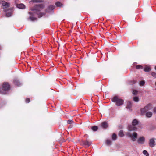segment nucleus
Here are the masks:
<instances>
[{
    "instance_id": "1",
    "label": "nucleus",
    "mask_w": 156,
    "mask_h": 156,
    "mask_svg": "<svg viewBox=\"0 0 156 156\" xmlns=\"http://www.w3.org/2000/svg\"><path fill=\"white\" fill-rule=\"evenodd\" d=\"M35 6L34 8L31 9L32 12H30L29 13L30 15H34L35 14L38 15V17H41L45 14L44 13L40 12L44 7V5L43 4H35Z\"/></svg>"
},
{
    "instance_id": "2",
    "label": "nucleus",
    "mask_w": 156,
    "mask_h": 156,
    "mask_svg": "<svg viewBox=\"0 0 156 156\" xmlns=\"http://www.w3.org/2000/svg\"><path fill=\"white\" fill-rule=\"evenodd\" d=\"M1 3L2 4V8L4 9V11L6 12L7 16L9 17L11 16L12 14V9H10L8 12V10L9 9V3H8L5 1H2V0H0V4Z\"/></svg>"
},
{
    "instance_id": "3",
    "label": "nucleus",
    "mask_w": 156,
    "mask_h": 156,
    "mask_svg": "<svg viewBox=\"0 0 156 156\" xmlns=\"http://www.w3.org/2000/svg\"><path fill=\"white\" fill-rule=\"evenodd\" d=\"M112 100L113 102H116V105L118 106H120L123 103V101L122 99L118 98L116 96L112 98Z\"/></svg>"
},
{
    "instance_id": "4",
    "label": "nucleus",
    "mask_w": 156,
    "mask_h": 156,
    "mask_svg": "<svg viewBox=\"0 0 156 156\" xmlns=\"http://www.w3.org/2000/svg\"><path fill=\"white\" fill-rule=\"evenodd\" d=\"M138 123V121L135 119L132 122V125H130L129 126V131L135 130L137 129L134 126L136 125Z\"/></svg>"
},
{
    "instance_id": "5",
    "label": "nucleus",
    "mask_w": 156,
    "mask_h": 156,
    "mask_svg": "<svg viewBox=\"0 0 156 156\" xmlns=\"http://www.w3.org/2000/svg\"><path fill=\"white\" fill-rule=\"evenodd\" d=\"M10 88L9 85L7 83H4L2 86V90L3 91V93H5L6 91L9 90Z\"/></svg>"
},
{
    "instance_id": "6",
    "label": "nucleus",
    "mask_w": 156,
    "mask_h": 156,
    "mask_svg": "<svg viewBox=\"0 0 156 156\" xmlns=\"http://www.w3.org/2000/svg\"><path fill=\"white\" fill-rule=\"evenodd\" d=\"M152 108V105L151 104H148L145 106L144 108L141 109V111L142 114L150 110Z\"/></svg>"
},
{
    "instance_id": "7",
    "label": "nucleus",
    "mask_w": 156,
    "mask_h": 156,
    "mask_svg": "<svg viewBox=\"0 0 156 156\" xmlns=\"http://www.w3.org/2000/svg\"><path fill=\"white\" fill-rule=\"evenodd\" d=\"M127 135L130 137L133 141H135L137 137V134L135 132H134L133 134L128 133Z\"/></svg>"
},
{
    "instance_id": "8",
    "label": "nucleus",
    "mask_w": 156,
    "mask_h": 156,
    "mask_svg": "<svg viewBox=\"0 0 156 156\" xmlns=\"http://www.w3.org/2000/svg\"><path fill=\"white\" fill-rule=\"evenodd\" d=\"M155 140L156 139L154 138L150 139L149 140V145L150 147H152L155 146V144L154 140Z\"/></svg>"
},
{
    "instance_id": "9",
    "label": "nucleus",
    "mask_w": 156,
    "mask_h": 156,
    "mask_svg": "<svg viewBox=\"0 0 156 156\" xmlns=\"http://www.w3.org/2000/svg\"><path fill=\"white\" fill-rule=\"evenodd\" d=\"M145 140L144 138L143 137H141L138 140L137 142L138 143L143 144Z\"/></svg>"
},
{
    "instance_id": "10",
    "label": "nucleus",
    "mask_w": 156,
    "mask_h": 156,
    "mask_svg": "<svg viewBox=\"0 0 156 156\" xmlns=\"http://www.w3.org/2000/svg\"><path fill=\"white\" fill-rule=\"evenodd\" d=\"M82 143L85 146H87L88 147L90 146L91 144V142L87 140L83 141Z\"/></svg>"
},
{
    "instance_id": "11",
    "label": "nucleus",
    "mask_w": 156,
    "mask_h": 156,
    "mask_svg": "<svg viewBox=\"0 0 156 156\" xmlns=\"http://www.w3.org/2000/svg\"><path fill=\"white\" fill-rule=\"evenodd\" d=\"M17 7L19 9H23L25 8V5L23 4H20L16 5Z\"/></svg>"
},
{
    "instance_id": "12",
    "label": "nucleus",
    "mask_w": 156,
    "mask_h": 156,
    "mask_svg": "<svg viewBox=\"0 0 156 156\" xmlns=\"http://www.w3.org/2000/svg\"><path fill=\"white\" fill-rule=\"evenodd\" d=\"M151 70L149 66H146L144 67V71L145 72H149Z\"/></svg>"
},
{
    "instance_id": "13",
    "label": "nucleus",
    "mask_w": 156,
    "mask_h": 156,
    "mask_svg": "<svg viewBox=\"0 0 156 156\" xmlns=\"http://www.w3.org/2000/svg\"><path fill=\"white\" fill-rule=\"evenodd\" d=\"M102 127L103 128H106L108 126V124L106 122H104L101 123Z\"/></svg>"
},
{
    "instance_id": "14",
    "label": "nucleus",
    "mask_w": 156,
    "mask_h": 156,
    "mask_svg": "<svg viewBox=\"0 0 156 156\" xmlns=\"http://www.w3.org/2000/svg\"><path fill=\"white\" fill-rule=\"evenodd\" d=\"M131 107V103L130 102H128L127 103L126 108L127 109H130Z\"/></svg>"
},
{
    "instance_id": "15",
    "label": "nucleus",
    "mask_w": 156,
    "mask_h": 156,
    "mask_svg": "<svg viewBox=\"0 0 156 156\" xmlns=\"http://www.w3.org/2000/svg\"><path fill=\"white\" fill-rule=\"evenodd\" d=\"M152 115V113L151 112H149L146 114V116L147 117H150Z\"/></svg>"
},
{
    "instance_id": "16",
    "label": "nucleus",
    "mask_w": 156,
    "mask_h": 156,
    "mask_svg": "<svg viewBox=\"0 0 156 156\" xmlns=\"http://www.w3.org/2000/svg\"><path fill=\"white\" fill-rule=\"evenodd\" d=\"M55 5H49L48 7V9L49 10H53L55 8Z\"/></svg>"
},
{
    "instance_id": "17",
    "label": "nucleus",
    "mask_w": 156,
    "mask_h": 156,
    "mask_svg": "<svg viewBox=\"0 0 156 156\" xmlns=\"http://www.w3.org/2000/svg\"><path fill=\"white\" fill-rule=\"evenodd\" d=\"M98 127L96 126H94L92 127V129L94 131H95L98 130Z\"/></svg>"
},
{
    "instance_id": "18",
    "label": "nucleus",
    "mask_w": 156,
    "mask_h": 156,
    "mask_svg": "<svg viewBox=\"0 0 156 156\" xmlns=\"http://www.w3.org/2000/svg\"><path fill=\"white\" fill-rule=\"evenodd\" d=\"M136 68L137 69H143V66L142 65H137L136 66Z\"/></svg>"
},
{
    "instance_id": "19",
    "label": "nucleus",
    "mask_w": 156,
    "mask_h": 156,
    "mask_svg": "<svg viewBox=\"0 0 156 156\" xmlns=\"http://www.w3.org/2000/svg\"><path fill=\"white\" fill-rule=\"evenodd\" d=\"M119 136H124L123 131L122 130H121L119 133Z\"/></svg>"
},
{
    "instance_id": "20",
    "label": "nucleus",
    "mask_w": 156,
    "mask_h": 156,
    "mask_svg": "<svg viewBox=\"0 0 156 156\" xmlns=\"http://www.w3.org/2000/svg\"><path fill=\"white\" fill-rule=\"evenodd\" d=\"M133 100L135 102H138L139 100V98L137 97H134L133 98Z\"/></svg>"
},
{
    "instance_id": "21",
    "label": "nucleus",
    "mask_w": 156,
    "mask_h": 156,
    "mask_svg": "<svg viewBox=\"0 0 156 156\" xmlns=\"http://www.w3.org/2000/svg\"><path fill=\"white\" fill-rule=\"evenodd\" d=\"M143 153L146 156H149V154L146 150H144L143 151Z\"/></svg>"
},
{
    "instance_id": "22",
    "label": "nucleus",
    "mask_w": 156,
    "mask_h": 156,
    "mask_svg": "<svg viewBox=\"0 0 156 156\" xmlns=\"http://www.w3.org/2000/svg\"><path fill=\"white\" fill-rule=\"evenodd\" d=\"M112 138L114 140H116L117 138L116 135L114 133L112 135Z\"/></svg>"
},
{
    "instance_id": "23",
    "label": "nucleus",
    "mask_w": 156,
    "mask_h": 156,
    "mask_svg": "<svg viewBox=\"0 0 156 156\" xmlns=\"http://www.w3.org/2000/svg\"><path fill=\"white\" fill-rule=\"evenodd\" d=\"M15 84L17 86H19L20 85V83L17 80H15L14 81Z\"/></svg>"
},
{
    "instance_id": "24",
    "label": "nucleus",
    "mask_w": 156,
    "mask_h": 156,
    "mask_svg": "<svg viewBox=\"0 0 156 156\" xmlns=\"http://www.w3.org/2000/svg\"><path fill=\"white\" fill-rule=\"evenodd\" d=\"M55 5L59 7L61 6L62 5V4L59 2H57L56 3Z\"/></svg>"
},
{
    "instance_id": "25",
    "label": "nucleus",
    "mask_w": 156,
    "mask_h": 156,
    "mask_svg": "<svg viewBox=\"0 0 156 156\" xmlns=\"http://www.w3.org/2000/svg\"><path fill=\"white\" fill-rule=\"evenodd\" d=\"M111 141L110 140H107L106 141V143L108 145H109L111 144Z\"/></svg>"
},
{
    "instance_id": "26",
    "label": "nucleus",
    "mask_w": 156,
    "mask_h": 156,
    "mask_svg": "<svg viewBox=\"0 0 156 156\" xmlns=\"http://www.w3.org/2000/svg\"><path fill=\"white\" fill-rule=\"evenodd\" d=\"M145 83V82L144 81H141L140 83V86H143Z\"/></svg>"
},
{
    "instance_id": "27",
    "label": "nucleus",
    "mask_w": 156,
    "mask_h": 156,
    "mask_svg": "<svg viewBox=\"0 0 156 156\" xmlns=\"http://www.w3.org/2000/svg\"><path fill=\"white\" fill-rule=\"evenodd\" d=\"M151 75L153 77H154L155 78H156V73H155L154 72H152L151 73Z\"/></svg>"
},
{
    "instance_id": "28",
    "label": "nucleus",
    "mask_w": 156,
    "mask_h": 156,
    "mask_svg": "<svg viewBox=\"0 0 156 156\" xmlns=\"http://www.w3.org/2000/svg\"><path fill=\"white\" fill-rule=\"evenodd\" d=\"M133 94L134 95H136L137 93V91L136 90H133Z\"/></svg>"
},
{
    "instance_id": "29",
    "label": "nucleus",
    "mask_w": 156,
    "mask_h": 156,
    "mask_svg": "<svg viewBox=\"0 0 156 156\" xmlns=\"http://www.w3.org/2000/svg\"><path fill=\"white\" fill-rule=\"evenodd\" d=\"M73 122V121H72V120H69L68 121H67V123L68 124H71Z\"/></svg>"
},
{
    "instance_id": "30",
    "label": "nucleus",
    "mask_w": 156,
    "mask_h": 156,
    "mask_svg": "<svg viewBox=\"0 0 156 156\" xmlns=\"http://www.w3.org/2000/svg\"><path fill=\"white\" fill-rule=\"evenodd\" d=\"M30 101V99L29 98H27L26 99V103H29Z\"/></svg>"
},
{
    "instance_id": "31",
    "label": "nucleus",
    "mask_w": 156,
    "mask_h": 156,
    "mask_svg": "<svg viewBox=\"0 0 156 156\" xmlns=\"http://www.w3.org/2000/svg\"><path fill=\"white\" fill-rule=\"evenodd\" d=\"M30 20H35V19L34 18V17H30Z\"/></svg>"
},
{
    "instance_id": "32",
    "label": "nucleus",
    "mask_w": 156,
    "mask_h": 156,
    "mask_svg": "<svg viewBox=\"0 0 156 156\" xmlns=\"http://www.w3.org/2000/svg\"><path fill=\"white\" fill-rule=\"evenodd\" d=\"M154 112L156 113V107L154 108Z\"/></svg>"
},
{
    "instance_id": "33",
    "label": "nucleus",
    "mask_w": 156,
    "mask_h": 156,
    "mask_svg": "<svg viewBox=\"0 0 156 156\" xmlns=\"http://www.w3.org/2000/svg\"><path fill=\"white\" fill-rule=\"evenodd\" d=\"M35 2H36V1H31V2H32V3H34ZM37 2V1H36V2Z\"/></svg>"
},
{
    "instance_id": "34",
    "label": "nucleus",
    "mask_w": 156,
    "mask_h": 156,
    "mask_svg": "<svg viewBox=\"0 0 156 156\" xmlns=\"http://www.w3.org/2000/svg\"><path fill=\"white\" fill-rule=\"evenodd\" d=\"M155 69L156 70V66L155 67Z\"/></svg>"
},
{
    "instance_id": "35",
    "label": "nucleus",
    "mask_w": 156,
    "mask_h": 156,
    "mask_svg": "<svg viewBox=\"0 0 156 156\" xmlns=\"http://www.w3.org/2000/svg\"><path fill=\"white\" fill-rule=\"evenodd\" d=\"M155 85L156 86V83H155Z\"/></svg>"
}]
</instances>
